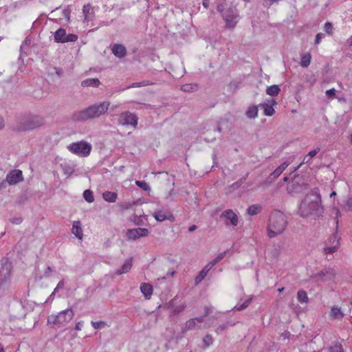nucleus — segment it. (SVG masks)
<instances>
[{
  "label": "nucleus",
  "mask_w": 352,
  "mask_h": 352,
  "mask_svg": "<svg viewBox=\"0 0 352 352\" xmlns=\"http://www.w3.org/2000/svg\"><path fill=\"white\" fill-rule=\"evenodd\" d=\"M203 342H204V344L206 346H210V344H212V342H213V339H212V336L210 335H206L204 339H203Z\"/></svg>",
  "instance_id": "nucleus-39"
},
{
  "label": "nucleus",
  "mask_w": 352,
  "mask_h": 352,
  "mask_svg": "<svg viewBox=\"0 0 352 352\" xmlns=\"http://www.w3.org/2000/svg\"><path fill=\"white\" fill-rule=\"evenodd\" d=\"M148 234V230L146 228H135L129 229L126 231V235L130 240H136L140 237L146 236Z\"/></svg>",
  "instance_id": "nucleus-11"
},
{
  "label": "nucleus",
  "mask_w": 352,
  "mask_h": 352,
  "mask_svg": "<svg viewBox=\"0 0 352 352\" xmlns=\"http://www.w3.org/2000/svg\"><path fill=\"white\" fill-rule=\"evenodd\" d=\"M11 222L14 224H20L22 222V219L21 218H15L12 219Z\"/></svg>",
  "instance_id": "nucleus-51"
},
{
  "label": "nucleus",
  "mask_w": 352,
  "mask_h": 352,
  "mask_svg": "<svg viewBox=\"0 0 352 352\" xmlns=\"http://www.w3.org/2000/svg\"><path fill=\"white\" fill-rule=\"evenodd\" d=\"M326 95L328 97H329V98L334 97L335 95H336V90H335V89L332 88V89L327 90L326 91Z\"/></svg>",
  "instance_id": "nucleus-44"
},
{
  "label": "nucleus",
  "mask_w": 352,
  "mask_h": 352,
  "mask_svg": "<svg viewBox=\"0 0 352 352\" xmlns=\"http://www.w3.org/2000/svg\"><path fill=\"white\" fill-rule=\"evenodd\" d=\"M346 210H352V197H349L345 201Z\"/></svg>",
  "instance_id": "nucleus-42"
},
{
  "label": "nucleus",
  "mask_w": 352,
  "mask_h": 352,
  "mask_svg": "<svg viewBox=\"0 0 352 352\" xmlns=\"http://www.w3.org/2000/svg\"><path fill=\"white\" fill-rule=\"evenodd\" d=\"M323 212L321 197L317 189L308 193L299 206V214L303 217H319Z\"/></svg>",
  "instance_id": "nucleus-1"
},
{
  "label": "nucleus",
  "mask_w": 352,
  "mask_h": 352,
  "mask_svg": "<svg viewBox=\"0 0 352 352\" xmlns=\"http://www.w3.org/2000/svg\"><path fill=\"white\" fill-rule=\"evenodd\" d=\"M90 10H91V6L89 4L83 6L82 14L84 15L85 20H86V21H89L90 19L89 16V12L90 11Z\"/></svg>",
  "instance_id": "nucleus-34"
},
{
  "label": "nucleus",
  "mask_w": 352,
  "mask_h": 352,
  "mask_svg": "<svg viewBox=\"0 0 352 352\" xmlns=\"http://www.w3.org/2000/svg\"><path fill=\"white\" fill-rule=\"evenodd\" d=\"M102 197L106 201L113 203L116 201L118 195L114 192L106 191L103 192Z\"/></svg>",
  "instance_id": "nucleus-25"
},
{
  "label": "nucleus",
  "mask_w": 352,
  "mask_h": 352,
  "mask_svg": "<svg viewBox=\"0 0 352 352\" xmlns=\"http://www.w3.org/2000/svg\"><path fill=\"white\" fill-rule=\"evenodd\" d=\"M204 316H200L195 318H191L189 320H188L186 324L185 327L183 328L182 331L185 332L188 330L193 329L196 327V322H202L204 321Z\"/></svg>",
  "instance_id": "nucleus-14"
},
{
  "label": "nucleus",
  "mask_w": 352,
  "mask_h": 352,
  "mask_svg": "<svg viewBox=\"0 0 352 352\" xmlns=\"http://www.w3.org/2000/svg\"><path fill=\"white\" fill-rule=\"evenodd\" d=\"M140 291L146 299H149L153 294V289L149 283H142L140 285Z\"/></svg>",
  "instance_id": "nucleus-18"
},
{
  "label": "nucleus",
  "mask_w": 352,
  "mask_h": 352,
  "mask_svg": "<svg viewBox=\"0 0 352 352\" xmlns=\"http://www.w3.org/2000/svg\"><path fill=\"white\" fill-rule=\"evenodd\" d=\"M210 0H203L202 5L203 6L208 9L209 7Z\"/></svg>",
  "instance_id": "nucleus-53"
},
{
  "label": "nucleus",
  "mask_w": 352,
  "mask_h": 352,
  "mask_svg": "<svg viewBox=\"0 0 352 352\" xmlns=\"http://www.w3.org/2000/svg\"><path fill=\"white\" fill-rule=\"evenodd\" d=\"M217 263H219V261H217V258H214L213 261H210L211 265L213 266L216 265Z\"/></svg>",
  "instance_id": "nucleus-60"
},
{
  "label": "nucleus",
  "mask_w": 352,
  "mask_h": 352,
  "mask_svg": "<svg viewBox=\"0 0 352 352\" xmlns=\"http://www.w3.org/2000/svg\"><path fill=\"white\" fill-rule=\"evenodd\" d=\"M82 323H83L82 321L76 322V326H75V329L76 331H80L82 329Z\"/></svg>",
  "instance_id": "nucleus-49"
},
{
  "label": "nucleus",
  "mask_w": 352,
  "mask_h": 352,
  "mask_svg": "<svg viewBox=\"0 0 352 352\" xmlns=\"http://www.w3.org/2000/svg\"><path fill=\"white\" fill-rule=\"evenodd\" d=\"M148 84L145 81H143L141 83H140V82L133 83L131 86H130V87H142V86H146Z\"/></svg>",
  "instance_id": "nucleus-47"
},
{
  "label": "nucleus",
  "mask_w": 352,
  "mask_h": 352,
  "mask_svg": "<svg viewBox=\"0 0 352 352\" xmlns=\"http://www.w3.org/2000/svg\"><path fill=\"white\" fill-rule=\"evenodd\" d=\"M344 316V313L339 306H333L329 312V317L333 320H341Z\"/></svg>",
  "instance_id": "nucleus-15"
},
{
  "label": "nucleus",
  "mask_w": 352,
  "mask_h": 352,
  "mask_svg": "<svg viewBox=\"0 0 352 352\" xmlns=\"http://www.w3.org/2000/svg\"><path fill=\"white\" fill-rule=\"evenodd\" d=\"M3 126H4V120L3 119V118L0 117V129L3 128Z\"/></svg>",
  "instance_id": "nucleus-56"
},
{
  "label": "nucleus",
  "mask_w": 352,
  "mask_h": 352,
  "mask_svg": "<svg viewBox=\"0 0 352 352\" xmlns=\"http://www.w3.org/2000/svg\"><path fill=\"white\" fill-rule=\"evenodd\" d=\"M258 107L250 106L245 112V116L250 119H254L258 116Z\"/></svg>",
  "instance_id": "nucleus-24"
},
{
  "label": "nucleus",
  "mask_w": 352,
  "mask_h": 352,
  "mask_svg": "<svg viewBox=\"0 0 352 352\" xmlns=\"http://www.w3.org/2000/svg\"><path fill=\"white\" fill-rule=\"evenodd\" d=\"M135 184L138 187L141 188L142 189H143L144 190H145L146 192H149L151 190V188H150L148 184L146 182L136 181Z\"/></svg>",
  "instance_id": "nucleus-33"
},
{
  "label": "nucleus",
  "mask_w": 352,
  "mask_h": 352,
  "mask_svg": "<svg viewBox=\"0 0 352 352\" xmlns=\"http://www.w3.org/2000/svg\"><path fill=\"white\" fill-rule=\"evenodd\" d=\"M83 197L89 203H92L94 201L93 192L90 190H86L84 191Z\"/></svg>",
  "instance_id": "nucleus-31"
},
{
  "label": "nucleus",
  "mask_w": 352,
  "mask_h": 352,
  "mask_svg": "<svg viewBox=\"0 0 352 352\" xmlns=\"http://www.w3.org/2000/svg\"><path fill=\"white\" fill-rule=\"evenodd\" d=\"M43 120L36 116H30L21 119L16 126V129L20 131L32 130L43 125Z\"/></svg>",
  "instance_id": "nucleus-5"
},
{
  "label": "nucleus",
  "mask_w": 352,
  "mask_h": 352,
  "mask_svg": "<svg viewBox=\"0 0 352 352\" xmlns=\"http://www.w3.org/2000/svg\"><path fill=\"white\" fill-rule=\"evenodd\" d=\"M261 210V206H259L258 204H254V205L249 206V208H248V213L250 215H255V214H258V212H260Z\"/></svg>",
  "instance_id": "nucleus-29"
},
{
  "label": "nucleus",
  "mask_w": 352,
  "mask_h": 352,
  "mask_svg": "<svg viewBox=\"0 0 352 352\" xmlns=\"http://www.w3.org/2000/svg\"><path fill=\"white\" fill-rule=\"evenodd\" d=\"M109 104L110 103L109 102H103L90 106L83 111L74 113L73 115V119L76 121H84L89 119L98 118L107 111Z\"/></svg>",
  "instance_id": "nucleus-3"
},
{
  "label": "nucleus",
  "mask_w": 352,
  "mask_h": 352,
  "mask_svg": "<svg viewBox=\"0 0 352 352\" xmlns=\"http://www.w3.org/2000/svg\"><path fill=\"white\" fill-rule=\"evenodd\" d=\"M324 31L329 35L333 34V25L330 22L325 23L324 25Z\"/></svg>",
  "instance_id": "nucleus-38"
},
{
  "label": "nucleus",
  "mask_w": 352,
  "mask_h": 352,
  "mask_svg": "<svg viewBox=\"0 0 352 352\" xmlns=\"http://www.w3.org/2000/svg\"><path fill=\"white\" fill-rule=\"evenodd\" d=\"M78 40V36L75 34H66L65 43L67 42H75Z\"/></svg>",
  "instance_id": "nucleus-36"
},
{
  "label": "nucleus",
  "mask_w": 352,
  "mask_h": 352,
  "mask_svg": "<svg viewBox=\"0 0 352 352\" xmlns=\"http://www.w3.org/2000/svg\"><path fill=\"white\" fill-rule=\"evenodd\" d=\"M217 10L220 12L224 19L226 25L228 28H234L238 22V14L233 9H229L228 10L223 12V6L218 4Z\"/></svg>",
  "instance_id": "nucleus-7"
},
{
  "label": "nucleus",
  "mask_w": 352,
  "mask_h": 352,
  "mask_svg": "<svg viewBox=\"0 0 352 352\" xmlns=\"http://www.w3.org/2000/svg\"><path fill=\"white\" fill-rule=\"evenodd\" d=\"M245 179V178H244L243 179H240L239 182H236L237 186H240L241 184H243Z\"/></svg>",
  "instance_id": "nucleus-62"
},
{
  "label": "nucleus",
  "mask_w": 352,
  "mask_h": 352,
  "mask_svg": "<svg viewBox=\"0 0 352 352\" xmlns=\"http://www.w3.org/2000/svg\"><path fill=\"white\" fill-rule=\"evenodd\" d=\"M22 171L20 170H12L6 176V181L10 185H13L23 181Z\"/></svg>",
  "instance_id": "nucleus-12"
},
{
  "label": "nucleus",
  "mask_w": 352,
  "mask_h": 352,
  "mask_svg": "<svg viewBox=\"0 0 352 352\" xmlns=\"http://www.w3.org/2000/svg\"><path fill=\"white\" fill-rule=\"evenodd\" d=\"M221 218L225 221L226 225L229 223L233 226H236L239 223V218L237 214L231 209L224 210Z\"/></svg>",
  "instance_id": "nucleus-10"
},
{
  "label": "nucleus",
  "mask_w": 352,
  "mask_h": 352,
  "mask_svg": "<svg viewBox=\"0 0 352 352\" xmlns=\"http://www.w3.org/2000/svg\"><path fill=\"white\" fill-rule=\"evenodd\" d=\"M0 352H4V349L2 344L0 343Z\"/></svg>",
  "instance_id": "nucleus-64"
},
{
  "label": "nucleus",
  "mask_w": 352,
  "mask_h": 352,
  "mask_svg": "<svg viewBox=\"0 0 352 352\" xmlns=\"http://www.w3.org/2000/svg\"><path fill=\"white\" fill-rule=\"evenodd\" d=\"M132 267V260L129 259L125 261L124 265L122 266L121 269L118 270L116 272L117 274L120 275L122 274H125L131 270Z\"/></svg>",
  "instance_id": "nucleus-26"
},
{
  "label": "nucleus",
  "mask_w": 352,
  "mask_h": 352,
  "mask_svg": "<svg viewBox=\"0 0 352 352\" xmlns=\"http://www.w3.org/2000/svg\"><path fill=\"white\" fill-rule=\"evenodd\" d=\"M312 158H311L308 154L306 155L305 156H304L303 157V160H302V162L297 166L294 169V172L296 171L302 164H308L311 162Z\"/></svg>",
  "instance_id": "nucleus-37"
},
{
  "label": "nucleus",
  "mask_w": 352,
  "mask_h": 352,
  "mask_svg": "<svg viewBox=\"0 0 352 352\" xmlns=\"http://www.w3.org/2000/svg\"><path fill=\"white\" fill-rule=\"evenodd\" d=\"M323 37H324V34L322 33L317 34V35L316 36V38H315V43L316 44L320 43L321 38Z\"/></svg>",
  "instance_id": "nucleus-45"
},
{
  "label": "nucleus",
  "mask_w": 352,
  "mask_h": 352,
  "mask_svg": "<svg viewBox=\"0 0 352 352\" xmlns=\"http://www.w3.org/2000/svg\"><path fill=\"white\" fill-rule=\"evenodd\" d=\"M120 206L122 210H127L131 206V204L128 203H122Z\"/></svg>",
  "instance_id": "nucleus-50"
},
{
  "label": "nucleus",
  "mask_w": 352,
  "mask_h": 352,
  "mask_svg": "<svg viewBox=\"0 0 352 352\" xmlns=\"http://www.w3.org/2000/svg\"><path fill=\"white\" fill-rule=\"evenodd\" d=\"M251 302H252V298H249V299L246 300L244 302H243L241 305H240L237 307V310H239V311L243 310L244 309L248 307V306L250 304Z\"/></svg>",
  "instance_id": "nucleus-40"
},
{
  "label": "nucleus",
  "mask_w": 352,
  "mask_h": 352,
  "mask_svg": "<svg viewBox=\"0 0 352 352\" xmlns=\"http://www.w3.org/2000/svg\"><path fill=\"white\" fill-rule=\"evenodd\" d=\"M336 348L339 350V352H342V349L341 346H336Z\"/></svg>",
  "instance_id": "nucleus-63"
},
{
  "label": "nucleus",
  "mask_w": 352,
  "mask_h": 352,
  "mask_svg": "<svg viewBox=\"0 0 352 352\" xmlns=\"http://www.w3.org/2000/svg\"><path fill=\"white\" fill-rule=\"evenodd\" d=\"M289 165V162H285L282 163L278 167H277L274 170V172L271 174V177H272V179L274 180V179H277Z\"/></svg>",
  "instance_id": "nucleus-20"
},
{
  "label": "nucleus",
  "mask_w": 352,
  "mask_h": 352,
  "mask_svg": "<svg viewBox=\"0 0 352 352\" xmlns=\"http://www.w3.org/2000/svg\"><path fill=\"white\" fill-rule=\"evenodd\" d=\"M153 217L157 221H163L166 219H169L170 217H172V215L163 210H157L154 212Z\"/></svg>",
  "instance_id": "nucleus-22"
},
{
  "label": "nucleus",
  "mask_w": 352,
  "mask_h": 352,
  "mask_svg": "<svg viewBox=\"0 0 352 352\" xmlns=\"http://www.w3.org/2000/svg\"><path fill=\"white\" fill-rule=\"evenodd\" d=\"M333 213H334V214H335V215H336V218L337 219V221H336V223H338V218H339V217H340V215H341L340 211V210H339L338 208H333Z\"/></svg>",
  "instance_id": "nucleus-46"
},
{
  "label": "nucleus",
  "mask_w": 352,
  "mask_h": 352,
  "mask_svg": "<svg viewBox=\"0 0 352 352\" xmlns=\"http://www.w3.org/2000/svg\"><path fill=\"white\" fill-rule=\"evenodd\" d=\"M63 14H64V15L65 16V17H67V19H69V10H65L63 11Z\"/></svg>",
  "instance_id": "nucleus-58"
},
{
  "label": "nucleus",
  "mask_w": 352,
  "mask_h": 352,
  "mask_svg": "<svg viewBox=\"0 0 352 352\" xmlns=\"http://www.w3.org/2000/svg\"><path fill=\"white\" fill-rule=\"evenodd\" d=\"M334 245V242H333V235H332L329 239V245Z\"/></svg>",
  "instance_id": "nucleus-55"
},
{
  "label": "nucleus",
  "mask_w": 352,
  "mask_h": 352,
  "mask_svg": "<svg viewBox=\"0 0 352 352\" xmlns=\"http://www.w3.org/2000/svg\"><path fill=\"white\" fill-rule=\"evenodd\" d=\"M67 149L73 154L79 157H88L91 151L92 146L90 143L81 140L71 143Z\"/></svg>",
  "instance_id": "nucleus-6"
},
{
  "label": "nucleus",
  "mask_w": 352,
  "mask_h": 352,
  "mask_svg": "<svg viewBox=\"0 0 352 352\" xmlns=\"http://www.w3.org/2000/svg\"><path fill=\"white\" fill-rule=\"evenodd\" d=\"M119 122L123 125H131L135 128L138 124V117L136 115L126 111L120 115Z\"/></svg>",
  "instance_id": "nucleus-9"
},
{
  "label": "nucleus",
  "mask_w": 352,
  "mask_h": 352,
  "mask_svg": "<svg viewBox=\"0 0 352 352\" xmlns=\"http://www.w3.org/2000/svg\"><path fill=\"white\" fill-rule=\"evenodd\" d=\"M196 229H197V226L195 225H192L189 227L188 230H189V232H192L195 231Z\"/></svg>",
  "instance_id": "nucleus-54"
},
{
  "label": "nucleus",
  "mask_w": 352,
  "mask_h": 352,
  "mask_svg": "<svg viewBox=\"0 0 352 352\" xmlns=\"http://www.w3.org/2000/svg\"><path fill=\"white\" fill-rule=\"evenodd\" d=\"M212 267L213 265H211V263L210 262L204 267L209 272Z\"/></svg>",
  "instance_id": "nucleus-57"
},
{
  "label": "nucleus",
  "mask_w": 352,
  "mask_h": 352,
  "mask_svg": "<svg viewBox=\"0 0 352 352\" xmlns=\"http://www.w3.org/2000/svg\"><path fill=\"white\" fill-rule=\"evenodd\" d=\"M287 226V220L285 214L280 210H274L270 216L267 223V235L274 238L282 234Z\"/></svg>",
  "instance_id": "nucleus-2"
},
{
  "label": "nucleus",
  "mask_w": 352,
  "mask_h": 352,
  "mask_svg": "<svg viewBox=\"0 0 352 352\" xmlns=\"http://www.w3.org/2000/svg\"><path fill=\"white\" fill-rule=\"evenodd\" d=\"M100 84V82L98 78H87L81 82V85L83 87H97Z\"/></svg>",
  "instance_id": "nucleus-23"
},
{
  "label": "nucleus",
  "mask_w": 352,
  "mask_h": 352,
  "mask_svg": "<svg viewBox=\"0 0 352 352\" xmlns=\"http://www.w3.org/2000/svg\"><path fill=\"white\" fill-rule=\"evenodd\" d=\"M112 53L118 58H123L126 54V47L121 44H115L112 47Z\"/></svg>",
  "instance_id": "nucleus-17"
},
{
  "label": "nucleus",
  "mask_w": 352,
  "mask_h": 352,
  "mask_svg": "<svg viewBox=\"0 0 352 352\" xmlns=\"http://www.w3.org/2000/svg\"><path fill=\"white\" fill-rule=\"evenodd\" d=\"M208 273V271L205 267H204V269L199 273V274L196 277L195 283L197 284L199 283L206 276Z\"/></svg>",
  "instance_id": "nucleus-32"
},
{
  "label": "nucleus",
  "mask_w": 352,
  "mask_h": 352,
  "mask_svg": "<svg viewBox=\"0 0 352 352\" xmlns=\"http://www.w3.org/2000/svg\"><path fill=\"white\" fill-rule=\"evenodd\" d=\"M66 30L63 28L58 29L54 34V40L57 43H65V39L66 38Z\"/></svg>",
  "instance_id": "nucleus-21"
},
{
  "label": "nucleus",
  "mask_w": 352,
  "mask_h": 352,
  "mask_svg": "<svg viewBox=\"0 0 352 352\" xmlns=\"http://www.w3.org/2000/svg\"><path fill=\"white\" fill-rule=\"evenodd\" d=\"M320 150V148L319 147H318V148L311 151L310 152H309L308 155L311 158H313L314 157H315L318 153Z\"/></svg>",
  "instance_id": "nucleus-43"
},
{
  "label": "nucleus",
  "mask_w": 352,
  "mask_h": 352,
  "mask_svg": "<svg viewBox=\"0 0 352 352\" xmlns=\"http://www.w3.org/2000/svg\"><path fill=\"white\" fill-rule=\"evenodd\" d=\"M91 325L95 329H102L107 326V324L104 321L94 322L91 321Z\"/></svg>",
  "instance_id": "nucleus-35"
},
{
  "label": "nucleus",
  "mask_w": 352,
  "mask_h": 352,
  "mask_svg": "<svg viewBox=\"0 0 352 352\" xmlns=\"http://www.w3.org/2000/svg\"><path fill=\"white\" fill-rule=\"evenodd\" d=\"M297 299L301 303H307L309 300L307 293L302 290L298 292Z\"/></svg>",
  "instance_id": "nucleus-30"
},
{
  "label": "nucleus",
  "mask_w": 352,
  "mask_h": 352,
  "mask_svg": "<svg viewBox=\"0 0 352 352\" xmlns=\"http://www.w3.org/2000/svg\"><path fill=\"white\" fill-rule=\"evenodd\" d=\"M333 239L334 245H327L324 248V252L326 254H333L338 250L340 247L339 239L336 234H333Z\"/></svg>",
  "instance_id": "nucleus-16"
},
{
  "label": "nucleus",
  "mask_w": 352,
  "mask_h": 352,
  "mask_svg": "<svg viewBox=\"0 0 352 352\" xmlns=\"http://www.w3.org/2000/svg\"><path fill=\"white\" fill-rule=\"evenodd\" d=\"M185 308V306L184 305H179L174 310V314H178L181 311H182Z\"/></svg>",
  "instance_id": "nucleus-48"
},
{
  "label": "nucleus",
  "mask_w": 352,
  "mask_h": 352,
  "mask_svg": "<svg viewBox=\"0 0 352 352\" xmlns=\"http://www.w3.org/2000/svg\"><path fill=\"white\" fill-rule=\"evenodd\" d=\"M63 286H64V282L60 281L57 285V288H60V287H63Z\"/></svg>",
  "instance_id": "nucleus-59"
},
{
  "label": "nucleus",
  "mask_w": 352,
  "mask_h": 352,
  "mask_svg": "<svg viewBox=\"0 0 352 352\" xmlns=\"http://www.w3.org/2000/svg\"><path fill=\"white\" fill-rule=\"evenodd\" d=\"M280 88L278 85H274L268 87L266 89V93L267 95L272 96H277L280 92Z\"/></svg>",
  "instance_id": "nucleus-28"
},
{
  "label": "nucleus",
  "mask_w": 352,
  "mask_h": 352,
  "mask_svg": "<svg viewBox=\"0 0 352 352\" xmlns=\"http://www.w3.org/2000/svg\"><path fill=\"white\" fill-rule=\"evenodd\" d=\"M311 56L309 53H306L301 56L300 65L302 67H307L311 63Z\"/></svg>",
  "instance_id": "nucleus-27"
},
{
  "label": "nucleus",
  "mask_w": 352,
  "mask_h": 352,
  "mask_svg": "<svg viewBox=\"0 0 352 352\" xmlns=\"http://www.w3.org/2000/svg\"><path fill=\"white\" fill-rule=\"evenodd\" d=\"M226 254V252H223L220 253V254L217 256V258H217V261H219V262L221 259H223V258L225 257Z\"/></svg>",
  "instance_id": "nucleus-52"
},
{
  "label": "nucleus",
  "mask_w": 352,
  "mask_h": 352,
  "mask_svg": "<svg viewBox=\"0 0 352 352\" xmlns=\"http://www.w3.org/2000/svg\"><path fill=\"white\" fill-rule=\"evenodd\" d=\"M336 277V272L333 269L328 268L324 269L320 272L314 274L313 278L317 282H332L334 280Z\"/></svg>",
  "instance_id": "nucleus-8"
},
{
  "label": "nucleus",
  "mask_w": 352,
  "mask_h": 352,
  "mask_svg": "<svg viewBox=\"0 0 352 352\" xmlns=\"http://www.w3.org/2000/svg\"><path fill=\"white\" fill-rule=\"evenodd\" d=\"M217 263H219V261H217V258H214L213 261H210L211 265L213 266L216 265Z\"/></svg>",
  "instance_id": "nucleus-61"
},
{
  "label": "nucleus",
  "mask_w": 352,
  "mask_h": 352,
  "mask_svg": "<svg viewBox=\"0 0 352 352\" xmlns=\"http://www.w3.org/2000/svg\"><path fill=\"white\" fill-rule=\"evenodd\" d=\"M74 312L72 309H67L60 311L58 314H52L47 318V324L52 327H63L69 322L74 318Z\"/></svg>",
  "instance_id": "nucleus-4"
},
{
  "label": "nucleus",
  "mask_w": 352,
  "mask_h": 352,
  "mask_svg": "<svg viewBox=\"0 0 352 352\" xmlns=\"http://www.w3.org/2000/svg\"><path fill=\"white\" fill-rule=\"evenodd\" d=\"M72 232L78 239L81 240L82 239L83 234L80 221H74Z\"/></svg>",
  "instance_id": "nucleus-19"
},
{
  "label": "nucleus",
  "mask_w": 352,
  "mask_h": 352,
  "mask_svg": "<svg viewBox=\"0 0 352 352\" xmlns=\"http://www.w3.org/2000/svg\"><path fill=\"white\" fill-rule=\"evenodd\" d=\"M276 104V102L274 99H270L263 104H261L259 106L263 109L264 115L266 116H272L274 115L275 111L274 106Z\"/></svg>",
  "instance_id": "nucleus-13"
},
{
  "label": "nucleus",
  "mask_w": 352,
  "mask_h": 352,
  "mask_svg": "<svg viewBox=\"0 0 352 352\" xmlns=\"http://www.w3.org/2000/svg\"><path fill=\"white\" fill-rule=\"evenodd\" d=\"M195 87H197V85H192L191 84H186V85H184L181 89L184 91H190L194 90Z\"/></svg>",
  "instance_id": "nucleus-41"
}]
</instances>
